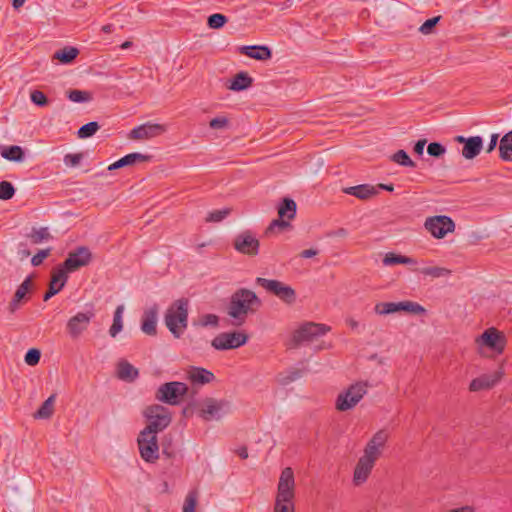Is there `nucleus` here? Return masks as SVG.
I'll list each match as a JSON object with an SVG mask.
<instances>
[{
  "instance_id": "obj_10",
  "label": "nucleus",
  "mask_w": 512,
  "mask_h": 512,
  "mask_svg": "<svg viewBox=\"0 0 512 512\" xmlns=\"http://www.w3.org/2000/svg\"><path fill=\"white\" fill-rule=\"evenodd\" d=\"M506 336L494 327L486 329L476 338L479 347H487L496 354H502L506 346Z\"/></svg>"
},
{
  "instance_id": "obj_49",
  "label": "nucleus",
  "mask_w": 512,
  "mask_h": 512,
  "mask_svg": "<svg viewBox=\"0 0 512 512\" xmlns=\"http://www.w3.org/2000/svg\"><path fill=\"white\" fill-rule=\"evenodd\" d=\"M218 321H219V318L217 315L204 314L198 318V320H197V322H195V324L202 326V327H207V326L216 327L218 325Z\"/></svg>"
},
{
  "instance_id": "obj_61",
  "label": "nucleus",
  "mask_w": 512,
  "mask_h": 512,
  "mask_svg": "<svg viewBox=\"0 0 512 512\" xmlns=\"http://www.w3.org/2000/svg\"><path fill=\"white\" fill-rule=\"evenodd\" d=\"M317 254H318V251L315 249H306L301 252L300 256L302 258H311V257L316 256Z\"/></svg>"
},
{
  "instance_id": "obj_2",
  "label": "nucleus",
  "mask_w": 512,
  "mask_h": 512,
  "mask_svg": "<svg viewBox=\"0 0 512 512\" xmlns=\"http://www.w3.org/2000/svg\"><path fill=\"white\" fill-rule=\"evenodd\" d=\"M189 300L180 298L172 302L164 315L167 329L175 338H180L188 326Z\"/></svg>"
},
{
  "instance_id": "obj_51",
  "label": "nucleus",
  "mask_w": 512,
  "mask_h": 512,
  "mask_svg": "<svg viewBox=\"0 0 512 512\" xmlns=\"http://www.w3.org/2000/svg\"><path fill=\"white\" fill-rule=\"evenodd\" d=\"M197 504V493L190 491L184 501L183 512H195Z\"/></svg>"
},
{
  "instance_id": "obj_58",
  "label": "nucleus",
  "mask_w": 512,
  "mask_h": 512,
  "mask_svg": "<svg viewBox=\"0 0 512 512\" xmlns=\"http://www.w3.org/2000/svg\"><path fill=\"white\" fill-rule=\"evenodd\" d=\"M302 376V371L299 369H294L292 371H289L285 378L283 379V384L291 383L297 379H299Z\"/></svg>"
},
{
  "instance_id": "obj_32",
  "label": "nucleus",
  "mask_w": 512,
  "mask_h": 512,
  "mask_svg": "<svg viewBox=\"0 0 512 512\" xmlns=\"http://www.w3.org/2000/svg\"><path fill=\"white\" fill-rule=\"evenodd\" d=\"M252 83L253 79L249 76L248 73L239 72L234 76L233 80L231 81L228 87L233 91H242L249 88L252 85Z\"/></svg>"
},
{
  "instance_id": "obj_41",
  "label": "nucleus",
  "mask_w": 512,
  "mask_h": 512,
  "mask_svg": "<svg viewBox=\"0 0 512 512\" xmlns=\"http://www.w3.org/2000/svg\"><path fill=\"white\" fill-rule=\"evenodd\" d=\"M400 312H406L413 315H420L425 313V308L413 301H401Z\"/></svg>"
},
{
  "instance_id": "obj_22",
  "label": "nucleus",
  "mask_w": 512,
  "mask_h": 512,
  "mask_svg": "<svg viewBox=\"0 0 512 512\" xmlns=\"http://www.w3.org/2000/svg\"><path fill=\"white\" fill-rule=\"evenodd\" d=\"M68 276L64 270H59L57 267L52 272L51 281L49 283L48 291L45 293L43 299L48 301L51 297L59 293L67 282Z\"/></svg>"
},
{
  "instance_id": "obj_43",
  "label": "nucleus",
  "mask_w": 512,
  "mask_h": 512,
  "mask_svg": "<svg viewBox=\"0 0 512 512\" xmlns=\"http://www.w3.org/2000/svg\"><path fill=\"white\" fill-rule=\"evenodd\" d=\"M99 128L100 126L97 122H89L80 127V129L77 132L78 137L81 139L89 138L93 136L99 130Z\"/></svg>"
},
{
  "instance_id": "obj_31",
  "label": "nucleus",
  "mask_w": 512,
  "mask_h": 512,
  "mask_svg": "<svg viewBox=\"0 0 512 512\" xmlns=\"http://www.w3.org/2000/svg\"><path fill=\"white\" fill-rule=\"evenodd\" d=\"M499 156L503 161L512 162V130L500 140Z\"/></svg>"
},
{
  "instance_id": "obj_4",
  "label": "nucleus",
  "mask_w": 512,
  "mask_h": 512,
  "mask_svg": "<svg viewBox=\"0 0 512 512\" xmlns=\"http://www.w3.org/2000/svg\"><path fill=\"white\" fill-rule=\"evenodd\" d=\"M144 415L148 420V424L144 429L155 433L164 430L171 422L169 410L161 405H151L147 407Z\"/></svg>"
},
{
  "instance_id": "obj_50",
  "label": "nucleus",
  "mask_w": 512,
  "mask_h": 512,
  "mask_svg": "<svg viewBox=\"0 0 512 512\" xmlns=\"http://www.w3.org/2000/svg\"><path fill=\"white\" fill-rule=\"evenodd\" d=\"M30 99L33 104L39 107H45L49 103L46 95L40 90H33L30 94Z\"/></svg>"
},
{
  "instance_id": "obj_9",
  "label": "nucleus",
  "mask_w": 512,
  "mask_h": 512,
  "mask_svg": "<svg viewBox=\"0 0 512 512\" xmlns=\"http://www.w3.org/2000/svg\"><path fill=\"white\" fill-rule=\"evenodd\" d=\"M424 227L434 238L442 239L448 233L454 232L456 225L451 217L436 215L428 217L425 220Z\"/></svg>"
},
{
  "instance_id": "obj_24",
  "label": "nucleus",
  "mask_w": 512,
  "mask_h": 512,
  "mask_svg": "<svg viewBox=\"0 0 512 512\" xmlns=\"http://www.w3.org/2000/svg\"><path fill=\"white\" fill-rule=\"evenodd\" d=\"M374 465L375 463L371 462V460L359 458L353 473V483L355 486H360L367 481Z\"/></svg>"
},
{
  "instance_id": "obj_40",
  "label": "nucleus",
  "mask_w": 512,
  "mask_h": 512,
  "mask_svg": "<svg viewBox=\"0 0 512 512\" xmlns=\"http://www.w3.org/2000/svg\"><path fill=\"white\" fill-rule=\"evenodd\" d=\"M419 273L425 276H431L433 278L446 277L451 274V270L444 267H425L417 270Z\"/></svg>"
},
{
  "instance_id": "obj_6",
  "label": "nucleus",
  "mask_w": 512,
  "mask_h": 512,
  "mask_svg": "<svg viewBox=\"0 0 512 512\" xmlns=\"http://www.w3.org/2000/svg\"><path fill=\"white\" fill-rule=\"evenodd\" d=\"M256 284L277 296L280 300L287 304H292L296 300L295 290L291 286L281 281L257 277Z\"/></svg>"
},
{
  "instance_id": "obj_53",
  "label": "nucleus",
  "mask_w": 512,
  "mask_h": 512,
  "mask_svg": "<svg viewBox=\"0 0 512 512\" xmlns=\"http://www.w3.org/2000/svg\"><path fill=\"white\" fill-rule=\"evenodd\" d=\"M209 127L214 130H223L229 127V120L226 116H218L210 120Z\"/></svg>"
},
{
  "instance_id": "obj_8",
  "label": "nucleus",
  "mask_w": 512,
  "mask_h": 512,
  "mask_svg": "<svg viewBox=\"0 0 512 512\" xmlns=\"http://www.w3.org/2000/svg\"><path fill=\"white\" fill-rule=\"evenodd\" d=\"M296 203L290 198H284L278 207L279 218L273 220L266 229V234L273 233L275 229L284 230L289 227V221L296 215Z\"/></svg>"
},
{
  "instance_id": "obj_19",
  "label": "nucleus",
  "mask_w": 512,
  "mask_h": 512,
  "mask_svg": "<svg viewBox=\"0 0 512 512\" xmlns=\"http://www.w3.org/2000/svg\"><path fill=\"white\" fill-rule=\"evenodd\" d=\"M502 376L503 372L501 370H497L493 373L482 374L471 381L469 389L472 392L491 389L501 380Z\"/></svg>"
},
{
  "instance_id": "obj_18",
  "label": "nucleus",
  "mask_w": 512,
  "mask_h": 512,
  "mask_svg": "<svg viewBox=\"0 0 512 512\" xmlns=\"http://www.w3.org/2000/svg\"><path fill=\"white\" fill-rule=\"evenodd\" d=\"M164 132H166L165 125L147 122L133 128L129 133V138L132 140L151 139L163 134Z\"/></svg>"
},
{
  "instance_id": "obj_46",
  "label": "nucleus",
  "mask_w": 512,
  "mask_h": 512,
  "mask_svg": "<svg viewBox=\"0 0 512 512\" xmlns=\"http://www.w3.org/2000/svg\"><path fill=\"white\" fill-rule=\"evenodd\" d=\"M274 512H294L292 499L282 500V498L276 497Z\"/></svg>"
},
{
  "instance_id": "obj_14",
  "label": "nucleus",
  "mask_w": 512,
  "mask_h": 512,
  "mask_svg": "<svg viewBox=\"0 0 512 512\" xmlns=\"http://www.w3.org/2000/svg\"><path fill=\"white\" fill-rule=\"evenodd\" d=\"M233 247L239 253L255 256L259 253L260 243L254 233L246 230L235 236Z\"/></svg>"
},
{
  "instance_id": "obj_11",
  "label": "nucleus",
  "mask_w": 512,
  "mask_h": 512,
  "mask_svg": "<svg viewBox=\"0 0 512 512\" xmlns=\"http://www.w3.org/2000/svg\"><path fill=\"white\" fill-rule=\"evenodd\" d=\"M230 412V403L226 400L206 398L201 403L199 415L205 421L219 420Z\"/></svg>"
},
{
  "instance_id": "obj_63",
  "label": "nucleus",
  "mask_w": 512,
  "mask_h": 512,
  "mask_svg": "<svg viewBox=\"0 0 512 512\" xmlns=\"http://www.w3.org/2000/svg\"><path fill=\"white\" fill-rule=\"evenodd\" d=\"M377 187L388 192H393L394 190V186L392 184H379Z\"/></svg>"
},
{
  "instance_id": "obj_56",
  "label": "nucleus",
  "mask_w": 512,
  "mask_h": 512,
  "mask_svg": "<svg viewBox=\"0 0 512 512\" xmlns=\"http://www.w3.org/2000/svg\"><path fill=\"white\" fill-rule=\"evenodd\" d=\"M83 159V155L81 153H76V154H66L64 156V164L68 167H76L80 164V162L82 161Z\"/></svg>"
},
{
  "instance_id": "obj_25",
  "label": "nucleus",
  "mask_w": 512,
  "mask_h": 512,
  "mask_svg": "<svg viewBox=\"0 0 512 512\" xmlns=\"http://www.w3.org/2000/svg\"><path fill=\"white\" fill-rule=\"evenodd\" d=\"M240 53L260 61L269 60L272 57V52L267 46H242Z\"/></svg>"
},
{
  "instance_id": "obj_54",
  "label": "nucleus",
  "mask_w": 512,
  "mask_h": 512,
  "mask_svg": "<svg viewBox=\"0 0 512 512\" xmlns=\"http://www.w3.org/2000/svg\"><path fill=\"white\" fill-rule=\"evenodd\" d=\"M446 148L441 143L432 142L427 147V153L432 157H441L445 154Z\"/></svg>"
},
{
  "instance_id": "obj_16",
  "label": "nucleus",
  "mask_w": 512,
  "mask_h": 512,
  "mask_svg": "<svg viewBox=\"0 0 512 512\" xmlns=\"http://www.w3.org/2000/svg\"><path fill=\"white\" fill-rule=\"evenodd\" d=\"M388 440V433L385 430H379L369 440L364 448V453L361 456L366 460L376 463L377 459L381 456L384 446Z\"/></svg>"
},
{
  "instance_id": "obj_15",
  "label": "nucleus",
  "mask_w": 512,
  "mask_h": 512,
  "mask_svg": "<svg viewBox=\"0 0 512 512\" xmlns=\"http://www.w3.org/2000/svg\"><path fill=\"white\" fill-rule=\"evenodd\" d=\"M247 335L242 332H224L212 340V346L217 350L236 349L247 342Z\"/></svg>"
},
{
  "instance_id": "obj_35",
  "label": "nucleus",
  "mask_w": 512,
  "mask_h": 512,
  "mask_svg": "<svg viewBox=\"0 0 512 512\" xmlns=\"http://www.w3.org/2000/svg\"><path fill=\"white\" fill-rule=\"evenodd\" d=\"M55 395L49 396L35 412L34 418L36 419H48L54 412Z\"/></svg>"
},
{
  "instance_id": "obj_60",
  "label": "nucleus",
  "mask_w": 512,
  "mask_h": 512,
  "mask_svg": "<svg viewBox=\"0 0 512 512\" xmlns=\"http://www.w3.org/2000/svg\"><path fill=\"white\" fill-rule=\"evenodd\" d=\"M498 134H492L491 135V138H490V142L488 144V147H487V152L490 153L491 151H493L497 145V142H498Z\"/></svg>"
},
{
  "instance_id": "obj_23",
  "label": "nucleus",
  "mask_w": 512,
  "mask_h": 512,
  "mask_svg": "<svg viewBox=\"0 0 512 512\" xmlns=\"http://www.w3.org/2000/svg\"><path fill=\"white\" fill-rule=\"evenodd\" d=\"M157 315L158 307L154 304L152 307L146 309L142 316L141 330L143 333L154 336L157 333Z\"/></svg>"
},
{
  "instance_id": "obj_33",
  "label": "nucleus",
  "mask_w": 512,
  "mask_h": 512,
  "mask_svg": "<svg viewBox=\"0 0 512 512\" xmlns=\"http://www.w3.org/2000/svg\"><path fill=\"white\" fill-rule=\"evenodd\" d=\"M0 154L3 158L10 161L21 162L24 159V152L22 148L17 145L1 147Z\"/></svg>"
},
{
  "instance_id": "obj_5",
  "label": "nucleus",
  "mask_w": 512,
  "mask_h": 512,
  "mask_svg": "<svg viewBox=\"0 0 512 512\" xmlns=\"http://www.w3.org/2000/svg\"><path fill=\"white\" fill-rule=\"evenodd\" d=\"M137 442L140 455L144 461L153 463L159 458L157 433L143 429Z\"/></svg>"
},
{
  "instance_id": "obj_12",
  "label": "nucleus",
  "mask_w": 512,
  "mask_h": 512,
  "mask_svg": "<svg viewBox=\"0 0 512 512\" xmlns=\"http://www.w3.org/2000/svg\"><path fill=\"white\" fill-rule=\"evenodd\" d=\"M92 259L90 250L85 246H80L69 252L68 257L62 265L58 266L59 270H64L65 274L74 272L82 267L87 266Z\"/></svg>"
},
{
  "instance_id": "obj_1",
  "label": "nucleus",
  "mask_w": 512,
  "mask_h": 512,
  "mask_svg": "<svg viewBox=\"0 0 512 512\" xmlns=\"http://www.w3.org/2000/svg\"><path fill=\"white\" fill-rule=\"evenodd\" d=\"M261 305L262 302L255 292L240 288L232 294L227 313L234 319V325H242L247 315L255 312Z\"/></svg>"
},
{
  "instance_id": "obj_57",
  "label": "nucleus",
  "mask_w": 512,
  "mask_h": 512,
  "mask_svg": "<svg viewBox=\"0 0 512 512\" xmlns=\"http://www.w3.org/2000/svg\"><path fill=\"white\" fill-rule=\"evenodd\" d=\"M51 253V248L40 250L37 254H35L31 259V264L33 266H39L42 264L44 259H46Z\"/></svg>"
},
{
  "instance_id": "obj_62",
  "label": "nucleus",
  "mask_w": 512,
  "mask_h": 512,
  "mask_svg": "<svg viewBox=\"0 0 512 512\" xmlns=\"http://www.w3.org/2000/svg\"><path fill=\"white\" fill-rule=\"evenodd\" d=\"M235 452L241 459L248 458V451L245 446L239 447Z\"/></svg>"
},
{
  "instance_id": "obj_45",
  "label": "nucleus",
  "mask_w": 512,
  "mask_h": 512,
  "mask_svg": "<svg viewBox=\"0 0 512 512\" xmlns=\"http://www.w3.org/2000/svg\"><path fill=\"white\" fill-rule=\"evenodd\" d=\"M231 212L230 208H223L219 210L211 211L207 214L206 222H220L225 219Z\"/></svg>"
},
{
  "instance_id": "obj_42",
  "label": "nucleus",
  "mask_w": 512,
  "mask_h": 512,
  "mask_svg": "<svg viewBox=\"0 0 512 512\" xmlns=\"http://www.w3.org/2000/svg\"><path fill=\"white\" fill-rule=\"evenodd\" d=\"M391 160L404 167H415L416 164L411 160L409 155L404 150H398L391 156Z\"/></svg>"
},
{
  "instance_id": "obj_3",
  "label": "nucleus",
  "mask_w": 512,
  "mask_h": 512,
  "mask_svg": "<svg viewBox=\"0 0 512 512\" xmlns=\"http://www.w3.org/2000/svg\"><path fill=\"white\" fill-rule=\"evenodd\" d=\"M187 392L188 386L185 383L172 381L160 385L155 398L169 405H178Z\"/></svg>"
},
{
  "instance_id": "obj_7",
  "label": "nucleus",
  "mask_w": 512,
  "mask_h": 512,
  "mask_svg": "<svg viewBox=\"0 0 512 512\" xmlns=\"http://www.w3.org/2000/svg\"><path fill=\"white\" fill-rule=\"evenodd\" d=\"M367 392V383L358 382L351 385L347 391L337 397L336 408L340 411H347L358 404Z\"/></svg>"
},
{
  "instance_id": "obj_38",
  "label": "nucleus",
  "mask_w": 512,
  "mask_h": 512,
  "mask_svg": "<svg viewBox=\"0 0 512 512\" xmlns=\"http://www.w3.org/2000/svg\"><path fill=\"white\" fill-rule=\"evenodd\" d=\"M28 237L33 244H41L52 239V236L47 227L32 228Z\"/></svg>"
},
{
  "instance_id": "obj_55",
  "label": "nucleus",
  "mask_w": 512,
  "mask_h": 512,
  "mask_svg": "<svg viewBox=\"0 0 512 512\" xmlns=\"http://www.w3.org/2000/svg\"><path fill=\"white\" fill-rule=\"evenodd\" d=\"M440 16H436V17H433V18H430V19H427L419 28V31L424 34V35H427V34H430L432 33L433 31V28L436 26V24L439 22L440 20Z\"/></svg>"
},
{
  "instance_id": "obj_59",
  "label": "nucleus",
  "mask_w": 512,
  "mask_h": 512,
  "mask_svg": "<svg viewBox=\"0 0 512 512\" xmlns=\"http://www.w3.org/2000/svg\"><path fill=\"white\" fill-rule=\"evenodd\" d=\"M426 139L418 140L414 145V152L418 155H422L424 151V147L426 145Z\"/></svg>"
},
{
  "instance_id": "obj_28",
  "label": "nucleus",
  "mask_w": 512,
  "mask_h": 512,
  "mask_svg": "<svg viewBox=\"0 0 512 512\" xmlns=\"http://www.w3.org/2000/svg\"><path fill=\"white\" fill-rule=\"evenodd\" d=\"M483 148V140L480 136L467 138L466 144L463 146L462 155L466 159L475 158Z\"/></svg>"
},
{
  "instance_id": "obj_39",
  "label": "nucleus",
  "mask_w": 512,
  "mask_h": 512,
  "mask_svg": "<svg viewBox=\"0 0 512 512\" xmlns=\"http://www.w3.org/2000/svg\"><path fill=\"white\" fill-rule=\"evenodd\" d=\"M374 311L378 315H389L400 312V302H380L374 307Z\"/></svg>"
},
{
  "instance_id": "obj_17",
  "label": "nucleus",
  "mask_w": 512,
  "mask_h": 512,
  "mask_svg": "<svg viewBox=\"0 0 512 512\" xmlns=\"http://www.w3.org/2000/svg\"><path fill=\"white\" fill-rule=\"evenodd\" d=\"M94 313L92 311L78 312L72 316L66 325V329L71 338L77 339L89 326Z\"/></svg>"
},
{
  "instance_id": "obj_48",
  "label": "nucleus",
  "mask_w": 512,
  "mask_h": 512,
  "mask_svg": "<svg viewBox=\"0 0 512 512\" xmlns=\"http://www.w3.org/2000/svg\"><path fill=\"white\" fill-rule=\"evenodd\" d=\"M15 194V188L8 181L0 182V200H10Z\"/></svg>"
},
{
  "instance_id": "obj_52",
  "label": "nucleus",
  "mask_w": 512,
  "mask_h": 512,
  "mask_svg": "<svg viewBox=\"0 0 512 512\" xmlns=\"http://www.w3.org/2000/svg\"><path fill=\"white\" fill-rule=\"evenodd\" d=\"M41 358V352L40 350L36 348H31L27 351L24 360L25 363L29 366H35L39 363Z\"/></svg>"
},
{
  "instance_id": "obj_37",
  "label": "nucleus",
  "mask_w": 512,
  "mask_h": 512,
  "mask_svg": "<svg viewBox=\"0 0 512 512\" xmlns=\"http://www.w3.org/2000/svg\"><path fill=\"white\" fill-rule=\"evenodd\" d=\"M123 313L124 305L117 306L113 315V323L109 329V334L113 338L116 337L123 329Z\"/></svg>"
},
{
  "instance_id": "obj_47",
  "label": "nucleus",
  "mask_w": 512,
  "mask_h": 512,
  "mask_svg": "<svg viewBox=\"0 0 512 512\" xmlns=\"http://www.w3.org/2000/svg\"><path fill=\"white\" fill-rule=\"evenodd\" d=\"M68 98L73 102L83 103L90 101L91 95L89 92L75 89L68 92Z\"/></svg>"
},
{
  "instance_id": "obj_36",
  "label": "nucleus",
  "mask_w": 512,
  "mask_h": 512,
  "mask_svg": "<svg viewBox=\"0 0 512 512\" xmlns=\"http://www.w3.org/2000/svg\"><path fill=\"white\" fill-rule=\"evenodd\" d=\"M383 264L385 266H392V265H397V264L413 265V264H416V260L411 257H408V256L398 255V254L389 252L384 256Z\"/></svg>"
},
{
  "instance_id": "obj_64",
  "label": "nucleus",
  "mask_w": 512,
  "mask_h": 512,
  "mask_svg": "<svg viewBox=\"0 0 512 512\" xmlns=\"http://www.w3.org/2000/svg\"><path fill=\"white\" fill-rule=\"evenodd\" d=\"M115 27L113 24H106L102 27V31L104 33H112L114 31Z\"/></svg>"
},
{
  "instance_id": "obj_30",
  "label": "nucleus",
  "mask_w": 512,
  "mask_h": 512,
  "mask_svg": "<svg viewBox=\"0 0 512 512\" xmlns=\"http://www.w3.org/2000/svg\"><path fill=\"white\" fill-rule=\"evenodd\" d=\"M139 373L138 370L126 360H121L117 364V376L120 380L133 382Z\"/></svg>"
},
{
  "instance_id": "obj_34",
  "label": "nucleus",
  "mask_w": 512,
  "mask_h": 512,
  "mask_svg": "<svg viewBox=\"0 0 512 512\" xmlns=\"http://www.w3.org/2000/svg\"><path fill=\"white\" fill-rule=\"evenodd\" d=\"M79 54V50L75 47L67 46L57 50L53 58L59 60L63 64L71 63Z\"/></svg>"
},
{
  "instance_id": "obj_21",
  "label": "nucleus",
  "mask_w": 512,
  "mask_h": 512,
  "mask_svg": "<svg viewBox=\"0 0 512 512\" xmlns=\"http://www.w3.org/2000/svg\"><path fill=\"white\" fill-rule=\"evenodd\" d=\"M32 287V278L27 277L17 288L11 302L8 305V310L10 313H15L22 302H25L29 299L28 293Z\"/></svg>"
},
{
  "instance_id": "obj_44",
  "label": "nucleus",
  "mask_w": 512,
  "mask_h": 512,
  "mask_svg": "<svg viewBox=\"0 0 512 512\" xmlns=\"http://www.w3.org/2000/svg\"><path fill=\"white\" fill-rule=\"evenodd\" d=\"M227 22V17L221 13H215L208 17L207 25L211 29H220Z\"/></svg>"
},
{
  "instance_id": "obj_26",
  "label": "nucleus",
  "mask_w": 512,
  "mask_h": 512,
  "mask_svg": "<svg viewBox=\"0 0 512 512\" xmlns=\"http://www.w3.org/2000/svg\"><path fill=\"white\" fill-rule=\"evenodd\" d=\"M343 192L348 195L355 196L361 200H366L377 193L376 187L369 184H361L357 186L346 187Z\"/></svg>"
},
{
  "instance_id": "obj_27",
  "label": "nucleus",
  "mask_w": 512,
  "mask_h": 512,
  "mask_svg": "<svg viewBox=\"0 0 512 512\" xmlns=\"http://www.w3.org/2000/svg\"><path fill=\"white\" fill-rule=\"evenodd\" d=\"M150 158H151V156L144 155V154H141L138 152L130 153V154H127L124 157L120 158L113 164H111L108 167V169L115 170V169H119V168H122L125 166L133 165L137 162H146V161L150 160Z\"/></svg>"
},
{
  "instance_id": "obj_29",
  "label": "nucleus",
  "mask_w": 512,
  "mask_h": 512,
  "mask_svg": "<svg viewBox=\"0 0 512 512\" xmlns=\"http://www.w3.org/2000/svg\"><path fill=\"white\" fill-rule=\"evenodd\" d=\"M188 379L193 384H208L214 379V374L204 368L191 367L188 371Z\"/></svg>"
},
{
  "instance_id": "obj_20",
  "label": "nucleus",
  "mask_w": 512,
  "mask_h": 512,
  "mask_svg": "<svg viewBox=\"0 0 512 512\" xmlns=\"http://www.w3.org/2000/svg\"><path fill=\"white\" fill-rule=\"evenodd\" d=\"M277 497L282 500L293 499L294 497V474L290 467L285 468L280 476L278 483Z\"/></svg>"
},
{
  "instance_id": "obj_13",
  "label": "nucleus",
  "mask_w": 512,
  "mask_h": 512,
  "mask_svg": "<svg viewBox=\"0 0 512 512\" xmlns=\"http://www.w3.org/2000/svg\"><path fill=\"white\" fill-rule=\"evenodd\" d=\"M329 327L324 324L307 322L301 325L293 334V342L297 346L306 341H312L315 338L325 335Z\"/></svg>"
}]
</instances>
